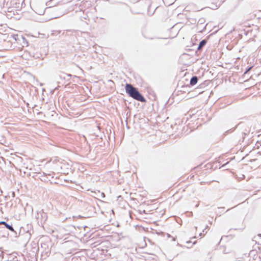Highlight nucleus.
<instances>
[{"instance_id": "f257e3e1", "label": "nucleus", "mask_w": 261, "mask_h": 261, "mask_svg": "<svg viewBox=\"0 0 261 261\" xmlns=\"http://www.w3.org/2000/svg\"><path fill=\"white\" fill-rule=\"evenodd\" d=\"M125 89L126 93L133 99L142 102L146 101L145 98L139 92L138 89L130 84H126Z\"/></svg>"}, {"instance_id": "f03ea898", "label": "nucleus", "mask_w": 261, "mask_h": 261, "mask_svg": "<svg viewBox=\"0 0 261 261\" xmlns=\"http://www.w3.org/2000/svg\"><path fill=\"white\" fill-rule=\"evenodd\" d=\"M36 218L37 221L38 226L44 228V224L47 220V214L44 212L43 210L37 211Z\"/></svg>"}, {"instance_id": "7ed1b4c3", "label": "nucleus", "mask_w": 261, "mask_h": 261, "mask_svg": "<svg viewBox=\"0 0 261 261\" xmlns=\"http://www.w3.org/2000/svg\"><path fill=\"white\" fill-rule=\"evenodd\" d=\"M34 177L35 179H39L44 182H47L49 180L47 176V175L44 173H37L36 174Z\"/></svg>"}, {"instance_id": "20e7f679", "label": "nucleus", "mask_w": 261, "mask_h": 261, "mask_svg": "<svg viewBox=\"0 0 261 261\" xmlns=\"http://www.w3.org/2000/svg\"><path fill=\"white\" fill-rule=\"evenodd\" d=\"M0 228H13L11 225L7 224L5 221H0Z\"/></svg>"}, {"instance_id": "39448f33", "label": "nucleus", "mask_w": 261, "mask_h": 261, "mask_svg": "<svg viewBox=\"0 0 261 261\" xmlns=\"http://www.w3.org/2000/svg\"><path fill=\"white\" fill-rule=\"evenodd\" d=\"M198 77L196 76H193L192 77V78L190 80V84L191 86H194L196 85L198 82Z\"/></svg>"}, {"instance_id": "423d86ee", "label": "nucleus", "mask_w": 261, "mask_h": 261, "mask_svg": "<svg viewBox=\"0 0 261 261\" xmlns=\"http://www.w3.org/2000/svg\"><path fill=\"white\" fill-rule=\"evenodd\" d=\"M207 41L206 39L202 40L199 43L197 47L198 50H200L203 47H204L206 44Z\"/></svg>"}, {"instance_id": "0eeeda50", "label": "nucleus", "mask_w": 261, "mask_h": 261, "mask_svg": "<svg viewBox=\"0 0 261 261\" xmlns=\"http://www.w3.org/2000/svg\"><path fill=\"white\" fill-rule=\"evenodd\" d=\"M35 12L39 15H43L45 12V9L42 8L41 9H40L37 8H36Z\"/></svg>"}, {"instance_id": "6e6552de", "label": "nucleus", "mask_w": 261, "mask_h": 261, "mask_svg": "<svg viewBox=\"0 0 261 261\" xmlns=\"http://www.w3.org/2000/svg\"><path fill=\"white\" fill-rule=\"evenodd\" d=\"M64 76L62 77H61L62 78H63L64 80H68V77H71L72 75L70 74H64L63 75Z\"/></svg>"}, {"instance_id": "1a4fd4ad", "label": "nucleus", "mask_w": 261, "mask_h": 261, "mask_svg": "<svg viewBox=\"0 0 261 261\" xmlns=\"http://www.w3.org/2000/svg\"><path fill=\"white\" fill-rule=\"evenodd\" d=\"M252 67H253V66H250V67L247 68L246 69L245 71L244 72V74H246L247 72H248L252 68Z\"/></svg>"}, {"instance_id": "9d476101", "label": "nucleus", "mask_w": 261, "mask_h": 261, "mask_svg": "<svg viewBox=\"0 0 261 261\" xmlns=\"http://www.w3.org/2000/svg\"><path fill=\"white\" fill-rule=\"evenodd\" d=\"M249 133V130H246V132L243 133V134L246 136L248 135V134Z\"/></svg>"}, {"instance_id": "9b49d317", "label": "nucleus", "mask_w": 261, "mask_h": 261, "mask_svg": "<svg viewBox=\"0 0 261 261\" xmlns=\"http://www.w3.org/2000/svg\"><path fill=\"white\" fill-rule=\"evenodd\" d=\"M140 213H144V214H146V212H145V210H143L142 212H141V211H140Z\"/></svg>"}, {"instance_id": "f8f14e48", "label": "nucleus", "mask_w": 261, "mask_h": 261, "mask_svg": "<svg viewBox=\"0 0 261 261\" xmlns=\"http://www.w3.org/2000/svg\"><path fill=\"white\" fill-rule=\"evenodd\" d=\"M87 228V226H84L83 227V228H84V229H85V228Z\"/></svg>"}, {"instance_id": "ddd939ff", "label": "nucleus", "mask_w": 261, "mask_h": 261, "mask_svg": "<svg viewBox=\"0 0 261 261\" xmlns=\"http://www.w3.org/2000/svg\"><path fill=\"white\" fill-rule=\"evenodd\" d=\"M73 77H74V78H77V77H78V76H76V75H74V76H73Z\"/></svg>"}, {"instance_id": "4468645a", "label": "nucleus", "mask_w": 261, "mask_h": 261, "mask_svg": "<svg viewBox=\"0 0 261 261\" xmlns=\"http://www.w3.org/2000/svg\"><path fill=\"white\" fill-rule=\"evenodd\" d=\"M20 229H22V228H23V227L22 226H21V227H20Z\"/></svg>"}, {"instance_id": "2eb2a0df", "label": "nucleus", "mask_w": 261, "mask_h": 261, "mask_svg": "<svg viewBox=\"0 0 261 261\" xmlns=\"http://www.w3.org/2000/svg\"><path fill=\"white\" fill-rule=\"evenodd\" d=\"M207 228H208V226H206V227H205V229H206Z\"/></svg>"}, {"instance_id": "dca6fc26", "label": "nucleus", "mask_w": 261, "mask_h": 261, "mask_svg": "<svg viewBox=\"0 0 261 261\" xmlns=\"http://www.w3.org/2000/svg\"><path fill=\"white\" fill-rule=\"evenodd\" d=\"M229 210H230V208H228V210H227L226 212L228 211Z\"/></svg>"}, {"instance_id": "f3484780", "label": "nucleus", "mask_w": 261, "mask_h": 261, "mask_svg": "<svg viewBox=\"0 0 261 261\" xmlns=\"http://www.w3.org/2000/svg\"><path fill=\"white\" fill-rule=\"evenodd\" d=\"M229 210H230V208H228V210H227L226 212L228 211Z\"/></svg>"}, {"instance_id": "a211bd4d", "label": "nucleus", "mask_w": 261, "mask_h": 261, "mask_svg": "<svg viewBox=\"0 0 261 261\" xmlns=\"http://www.w3.org/2000/svg\"><path fill=\"white\" fill-rule=\"evenodd\" d=\"M10 230H11V231H12L14 230V229H10Z\"/></svg>"}, {"instance_id": "6ab92c4d", "label": "nucleus", "mask_w": 261, "mask_h": 261, "mask_svg": "<svg viewBox=\"0 0 261 261\" xmlns=\"http://www.w3.org/2000/svg\"><path fill=\"white\" fill-rule=\"evenodd\" d=\"M142 228L144 229V228H145V227H143Z\"/></svg>"}]
</instances>
